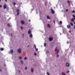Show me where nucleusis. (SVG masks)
<instances>
[{
  "mask_svg": "<svg viewBox=\"0 0 75 75\" xmlns=\"http://www.w3.org/2000/svg\"><path fill=\"white\" fill-rule=\"evenodd\" d=\"M17 50L18 51V52L19 53H21V48L18 49Z\"/></svg>",
  "mask_w": 75,
  "mask_h": 75,
  "instance_id": "obj_1",
  "label": "nucleus"
},
{
  "mask_svg": "<svg viewBox=\"0 0 75 75\" xmlns=\"http://www.w3.org/2000/svg\"><path fill=\"white\" fill-rule=\"evenodd\" d=\"M19 9H17L16 10V11L17 12V15H19L20 14V12H19Z\"/></svg>",
  "mask_w": 75,
  "mask_h": 75,
  "instance_id": "obj_2",
  "label": "nucleus"
},
{
  "mask_svg": "<svg viewBox=\"0 0 75 75\" xmlns=\"http://www.w3.org/2000/svg\"><path fill=\"white\" fill-rule=\"evenodd\" d=\"M51 10L52 13L53 14H54L55 13V11H54L53 10H52V8L51 9Z\"/></svg>",
  "mask_w": 75,
  "mask_h": 75,
  "instance_id": "obj_3",
  "label": "nucleus"
},
{
  "mask_svg": "<svg viewBox=\"0 0 75 75\" xmlns=\"http://www.w3.org/2000/svg\"><path fill=\"white\" fill-rule=\"evenodd\" d=\"M66 65L67 67H69V63L67 62L66 64Z\"/></svg>",
  "mask_w": 75,
  "mask_h": 75,
  "instance_id": "obj_4",
  "label": "nucleus"
},
{
  "mask_svg": "<svg viewBox=\"0 0 75 75\" xmlns=\"http://www.w3.org/2000/svg\"><path fill=\"white\" fill-rule=\"evenodd\" d=\"M3 7L4 9H6V8H7V6L6 5V4L4 5Z\"/></svg>",
  "mask_w": 75,
  "mask_h": 75,
  "instance_id": "obj_5",
  "label": "nucleus"
},
{
  "mask_svg": "<svg viewBox=\"0 0 75 75\" xmlns=\"http://www.w3.org/2000/svg\"><path fill=\"white\" fill-rule=\"evenodd\" d=\"M49 40L50 41H52L53 40V38H49Z\"/></svg>",
  "mask_w": 75,
  "mask_h": 75,
  "instance_id": "obj_6",
  "label": "nucleus"
},
{
  "mask_svg": "<svg viewBox=\"0 0 75 75\" xmlns=\"http://www.w3.org/2000/svg\"><path fill=\"white\" fill-rule=\"evenodd\" d=\"M31 30L29 29L28 31V33L29 34H31Z\"/></svg>",
  "mask_w": 75,
  "mask_h": 75,
  "instance_id": "obj_7",
  "label": "nucleus"
},
{
  "mask_svg": "<svg viewBox=\"0 0 75 75\" xmlns=\"http://www.w3.org/2000/svg\"><path fill=\"white\" fill-rule=\"evenodd\" d=\"M21 23L22 24H24V21H21Z\"/></svg>",
  "mask_w": 75,
  "mask_h": 75,
  "instance_id": "obj_8",
  "label": "nucleus"
},
{
  "mask_svg": "<svg viewBox=\"0 0 75 75\" xmlns=\"http://www.w3.org/2000/svg\"><path fill=\"white\" fill-rule=\"evenodd\" d=\"M31 71L32 72H34V69H33V68H31Z\"/></svg>",
  "mask_w": 75,
  "mask_h": 75,
  "instance_id": "obj_9",
  "label": "nucleus"
},
{
  "mask_svg": "<svg viewBox=\"0 0 75 75\" xmlns=\"http://www.w3.org/2000/svg\"><path fill=\"white\" fill-rule=\"evenodd\" d=\"M47 27L49 28H50V24H47Z\"/></svg>",
  "mask_w": 75,
  "mask_h": 75,
  "instance_id": "obj_10",
  "label": "nucleus"
},
{
  "mask_svg": "<svg viewBox=\"0 0 75 75\" xmlns=\"http://www.w3.org/2000/svg\"><path fill=\"white\" fill-rule=\"evenodd\" d=\"M71 26H70V25H67V28H70Z\"/></svg>",
  "mask_w": 75,
  "mask_h": 75,
  "instance_id": "obj_11",
  "label": "nucleus"
},
{
  "mask_svg": "<svg viewBox=\"0 0 75 75\" xmlns=\"http://www.w3.org/2000/svg\"><path fill=\"white\" fill-rule=\"evenodd\" d=\"M74 21V18H72L71 20V21L72 22Z\"/></svg>",
  "mask_w": 75,
  "mask_h": 75,
  "instance_id": "obj_12",
  "label": "nucleus"
},
{
  "mask_svg": "<svg viewBox=\"0 0 75 75\" xmlns=\"http://www.w3.org/2000/svg\"><path fill=\"white\" fill-rule=\"evenodd\" d=\"M30 38H32V37H33V35L32 34H30Z\"/></svg>",
  "mask_w": 75,
  "mask_h": 75,
  "instance_id": "obj_13",
  "label": "nucleus"
},
{
  "mask_svg": "<svg viewBox=\"0 0 75 75\" xmlns=\"http://www.w3.org/2000/svg\"><path fill=\"white\" fill-rule=\"evenodd\" d=\"M62 75H66V74H65V73L64 72H62Z\"/></svg>",
  "mask_w": 75,
  "mask_h": 75,
  "instance_id": "obj_14",
  "label": "nucleus"
},
{
  "mask_svg": "<svg viewBox=\"0 0 75 75\" xmlns=\"http://www.w3.org/2000/svg\"><path fill=\"white\" fill-rule=\"evenodd\" d=\"M47 19H50V16H47Z\"/></svg>",
  "mask_w": 75,
  "mask_h": 75,
  "instance_id": "obj_15",
  "label": "nucleus"
},
{
  "mask_svg": "<svg viewBox=\"0 0 75 75\" xmlns=\"http://www.w3.org/2000/svg\"><path fill=\"white\" fill-rule=\"evenodd\" d=\"M0 50H1V51H3L4 50V48H0Z\"/></svg>",
  "mask_w": 75,
  "mask_h": 75,
  "instance_id": "obj_16",
  "label": "nucleus"
},
{
  "mask_svg": "<svg viewBox=\"0 0 75 75\" xmlns=\"http://www.w3.org/2000/svg\"><path fill=\"white\" fill-rule=\"evenodd\" d=\"M11 54H13V50H11Z\"/></svg>",
  "mask_w": 75,
  "mask_h": 75,
  "instance_id": "obj_17",
  "label": "nucleus"
},
{
  "mask_svg": "<svg viewBox=\"0 0 75 75\" xmlns=\"http://www.w3.org/2000/svg\"><path fill=\"white\" fill-rule=\"evenodd\" d=\"M70 24L71 25V26H73V25H74L73 24V23H72L71 22L70 23Z\"/></svg>",
  "mask_w": 75,
  "mask_h": 75,
  "instance_id": "obj_18",
  "label": "nucleus"
},
{
  "mask_svg": "<svg viewBox=\"0 0 75 75\" xmlns=\"http://www.w3.org/2000/svg\"><path fill=\"white\" fill-rule=\"evenodd\" d=\"M72 16L73 17H74V20H75V15H73Z\"/></svg>",
  "mask_w": 75,
  "mask_h": 75,
  "instance_id": "obj_19",
  "label": "nucleus"
},
{
  "mask_svg": "<svg viewBox=\"0 0 75 75\" xmlns=\"http://www.w3.org/2000/svg\"><path fill=\"white\" fill-rule=\"evenodd\" d=\"M7 26H8V27H11V26L10 25L9 23L7 24Z\"/></svg>",
  "mask_w": 75,
  "mask_h": 75,
  "instance_id": "obj_20",
  "label": "nucleus"
},
{
  "mask_svg": "<svg viewBox=\"0 0 75 75\" xmlns=\"http://www.w3.org/2000/svg\"><path fill=\"white\" fill-rule=\"evenodd\" d=\"M21 62L22 64H23V62L22 60H21Z\"/></svg>",
  "mask_w": 75,
  "mask_h": 75,
  "instance_id": "obj_21",
  "label": "nucleus"
},
{
  "mask_svg": "<svg viewBox=\"0 0 75 75\" xmlns=\"http://www.w3.org/2000/svg\"><path fill=\"white\" fill-rule=\"evenodd\" d=\"M59 23L60 24H62V21H60Z\"/></svg>",
  "mask_w": 75,
  "mask_h": 75,
  "instance_id": "obj_22",
  "label": "nucleus"
},
{
  "mask_svg": "<svg viewBox=\"0 0 75 75\" xmlns=\"http://www.w3.org/2000/svg\"><path fill=\"white\" fill-rule=\"evenodd\" d=\"M46 45H47V44H46V43H44V46L45 47L46 46Z\"/></svg>",
  "mask_w": 75,
  "mask_h": 75,
  "instance_id": "obj_23",
  "label": "nucleus"
},
{
  "mask_svg": "<svg viewBox=\"0 0 75 75\" xmlns=\"http://www.w3.org/2000/svg\"><path fill=\"white\" fill-rule=\"evenodd\" d=\"M67 3H68V4L70 3V1H69V0H68L67 1Z\"/></svg>",
  "mask_w": 75,
  "mask_h": 75,
  "instance_id": "obj_24",
  "label": "nucleus"
},
{
  "mask_svg": "<svg viewBox=\"0 0 75 75\" xmlns=\"http://www.w3.org/2000/svg\"><path fill=\"white\" fill-rule=\"evenodd\" d=\"M34 47L35 49H36V45H34Z\"/></svg>",
  "mask_w": 75,
  "mask_h": 75,
  "instance_id": "obj_25",
  "label": "nucleus"
},
{
  "mask_svg": "<svg viewBox=\"0 0 75 75\" xmlns=\"http://www.w3.org/2000/svg\"><path fill=\"white\" fill-rule=\"evenodd\" d=\"M72 13H75V11H72Z\"/></svg>",
  "mask_w": 75,
  "mask_h": 75,
  "instance_id": "obj_26",
  "label": "nucleus"
},
{
  "mask_svg": "<svg viewBox=\"0 0 75 75\" xmlns=\"http://www.w3.org/2000/svg\"><path fill=\"white\" fill-rule=\"evenodd\" d=\"M34 55H35V56H36V55H37V53H36V52L34 53Z\"/></svg>",
  "mask_w": 75,
  "mask_h": 75,
  "instance_id": "obj_27",
  "label": "nucleus"
},
{
  "mask_svg": "<svg viewBox=\"0 0 75 75\" xmlns=\"http://www.w3.org/2000/svg\"><path fill=\"white\" fill-rule=\"evenodd\" d=\"M19 58L20 59H21V58H22V57H21V56L19 57Z\"/></svg>",
  "mask_w": 75,
  "mask_h": 75,
  "instance_id": "obj_28",
  "label": "nucleus"
},
{
  "mask_svg": "<svg viewBox=\"0 0 75 75\" xmlns=\"http://www.w3.org/2000/svg\"><path fill=\"white\" fill-rule=\"evenodd\" d=\"M47 75H50V73L48 72H47Z\"/></svg>",
  "mask_w": 75,
  "mask_h": 75,
  "instance_id": "obj_29",
  "label": "nucleus"
},
{
  "mask_svg": "<svg viewBox=\"0 0 75 75\" xmlns=\"http://www.w3.org/2000/svg\"><path fill=\"white\" fill-rule=\"evenodd\" d=\"M59 52V50H57V54H58V53Z\"/></svg>",
  "mask_w": 75,
  "mask_h": 75,
  "instance_id": "obj_30",
  "label": "nucleus"
},
{
  "mask_svg": "<svg viewBox=\"0 0 75 75\" xmlns=\"http://www.w3.org/2000/svg\"><path fill=\"white\" fill-rule=\"evenodd\" d=\"M22 37H23V38L24 37V34H22Z\"/></svg>",
  "mask_w": 75,
  "mask_h": 75,
  "instance_id": "obj_31",
  "label": "nucleus"
},
{
  "mask_svg": "<svg viewBox=\"0 0 75 75\" xmlns=\"http://www.w3.org/2000/svg\"><path fill=\"white\" fill-rule=\"evenodd\" d=\"M68 11V9H66V12H67Z\"/></svg>",
  "mask_w": 75,
  "mask_h": 75,
  "instance_id": "obj_32",
  "label": "nucleus"
},
{
  "mask_svg": "<svg viewBox=\"0 0 75 75\" xmlns=\"http://www.w3.org/2000/svg\"><path fill=\"white\" fill-rule=\"evenodd\" d=\"M24 59H27V57H25L24 58Z\"/></svg>",
  "mask_w": 75,
  "mask_h": 75,
  "instance_id": "obj_33",
  "label": "nucleus"
},
{
  "mask_svg": "<svg viewBox=\"0 0 75 75\" xmlns=\"http://www.w3.org/2000/svg\"><path fill=\"white\" fill-rule=\"evenodd\" d=\"M13 5H16V3L15 2L13 3Z\"/></svg>",
  "mask_w": 75,
  "mask_h": 75,
  "instance_id": "obj_34",
  "label": "nucleus"
},
{
  "mask_svg": "<svg viewBox=\"0 0 75 75\" xmlns=\"http://www.w3.org/2000/svg\"><path fill=\"white\" fill-rule=\"evenodd\" d=\"M25 69L26 70V69H27V67H25Z\"/></svg>",
  "mask_w": 75,
  "mask_h": 75,
  "instance_id": "obj_35",
  "label": "nucleus"
},
{
  "mask_svg": "<svg viewBox=\"0 0 75 75\" xmlns=\"http://www.w3.org/2000/svg\"><path fill=\"white\" fill-rule=\"evenodd\" d=\"M1 7H2V6L1 5H0V8H1Z\"/></svg>",
  "mask_w": 75,
  "mask_h": 75,
  "instance_id": "obj_36",
  "label": "nucleus"
},
{
  "mask_svg": "<svg viewBox=\"0 0 75 75\" xmlns=\"http://www.w3.org/2000/svg\"><path fill=\"white\" fill-rule=\"evenodd\" d=\"M36 51H38V49H37V48L36 49Z\"/></svg>",
  "mask_w": 75,
  "mask_h": 75,
  "instance_id": "obj_37",
  "label": "nucleus"
},
{
  "mask_svg": "<svg viewBox=\"0 0 75 75\" xmlns=\"http://www.w3.org/2000/svg\"><path fill=\"white\" fill-rule=\"evenodd\" d=\"M28 21L29 22H31V20H29Z\"/></svg>",
  "mask_w": 75,
  "mask_h": 75,
  "instance_id": "obj_38",
  "label": "nucleus"
},
{
  "mask_svg": "<svg viewBox=\"0 0 75 75\" xmlns=\"http://www.w3.org/2000/svg\"><path fill=\"white\" fill-rule=\"evenodd\" d=\"M57 57H59V55L57 54Z\"/></svg>",
  "mask_w": 75,
  "mask_h": 75,
  "instance_id": "obj_39",
  "label": "nucleus"
},
{
  "mask_svg": "<svg viewBox=\"0 0 75 75\" xmlns=\"http://www.w3.org/2000/svg\"><path fill=\"white\" fill-rule=\"evenodd\" d=\"M55 50H57V47H56Z\"/></svg>",
  "mask_w": 75,
  "mask_h": 75,
  "instance_id": "obj_40",
  "label": "nucleus"
},
{
  "mask_svg": "<svg viewBox=\"0 0 75 75\" xmlns=\"http://www.w3.org/2000/svg\"><path fill=\"white\" fill-rule=\"evenodd\" d=\"M53 23H55V21H53Z\"/></svg>",
  "mask_w": 75,
  "mask_h": 75,
  "instance_id": "obj_41",
  "label": "nucleus"
},
{
  "mask_svg": "<svg viewBox=\"0 0 75 75\" xmlns=\"http://www.w3.org/2000/svg\"><path fill=\"white\" fill-rule=\"evenodd\" d=\"M67 73H69V71H68L67 72Z\"/></svg>",
  "mask_w": 75,
  "mask_h": 75,
  "instance_id": "obj_42",
  "label": "nucleus"
},
{
  "mask_svg": "<svg viewBox=\"0 0 75 75\" xmlns=\"http://www.w3.org/2000/svg\"><path fill=\"white\" fill-rule=\"evenodd\" d=\"M69 6H70V3L68 4Z\"/></svg>",
  "mask_w": 75,
  "mask_h": 75,
  "instance_id": "obj_43",
  "label": "nucleus"
},
{
  "mask_svg": "<svg viewBox=\"0 0 75 75\" xmlns=\"http://www.w3.org/2000/svg\"><path fill=\"white\" fill-rule=\"evenodd\" d=\"M69 33H71V30H70L69 31Z\"/></svg>",
  "mask_w": 75,
  "mask_h": 75,
  "instance_id": "obj_44",
  "label": "nucleus"
},
{
  "mask_svg": "<svg viewBox=\"0 0 75 75\" xmlns=\"http://www.w3.org/2000/svg\"><path fill=\"white\" fill-rule=\"evenodd\" d=\"M11 37H13V35H12V33L11 34Z\"/></svg>",
  "mask_w": 75,
  "mask_h": 75,
  "instance_id": "obj_45",
  "label": "nucleus"
},
{
  "mask_svg": "<svg viewBox=\"0 0 75 75\" xmlns=\"http://www.w3.org/2000/svg\"><path fill=\"white\" fill-rule=\"evenodd\" d=\"M21 28H23V27L22 26L21 27Z\"/></svg>",
  "mask_w": 75,
  "mask_h": 75,
  "instance_id": "obj_46",
  "label": "nucleus"
},
{
  "mask_svg": "<svg viewBox=\"0 0 75 75\" xmlns=\"http://www.w3.org/2000/svg\"><path fill=\"white\" fill-rule=\"evenodd\" d=\"M67 44H68V43H69V42H67Z\"/></svg>",
  "mask_w": 75,
  "mask_h": 75,
  "instance_id": "obj_47",
  "label": "nucleus"
},
{
  "mask_svg": "<svg viewBox=\"0 0 75 75\" xmlns=\"http://www.w3.org/2000/svg\"><path fill=\"white\" fill-rule=\"evenodd\" d=\"M74 28H75V25L74 26Z\"/></svg>",
  "mask_w": 75,
  "mask_h": 75,
  "instance_id": "obj_48",
  "label": "nucleus"
},
{
  "mask_svg": "<svg viewBox=\"0 0 75 75\" xmlns=\"http://www.w3.org/2000/svg\"><path fill=\"white\" fill-rule=\"evenodd\" d=\"M57 51V50H56V49L55 50V51Z\"/></svg>",
  "mask_w": 75,
  "mask_h": 75,
  "instance_id": "obj_49",
  "label": "nucleus"
},
{
  "mask_svg": "<svg viewBox=\"0 0 75 75\" xmlns=\"http://www.w3.org/2000/svg\"><path fill=\"white\" fill-rule=\"evenodd\" d=\"M5 1H7V0H5Z\"/></svg>",
  "mask_w": 75,
  "mask_h": 75,
  "instance_id": "obj_50",
  "label": "nucleus"
},
{
  "mask_svg": "<svg viewBox=\"0 0 75 75\" xmlns=\"http://www.w3.org/2000/svg\"><path fill=\"white\" fill-rule=\"evenodd\" d=\"M29 47V45L28 46V47Z\"/></svg>",
  "mask_w": 75,
  "mask_h": 75,
  "instance_id": "obj_51",
  "label": "nucleus"
},
{
  "mask_svg": "<svg viewBox=\"0 0 75 75\" xmlns=\"http://www.w3.org/2000/svg\"><path fill=\"white\" fill-rule=\"evenodd\" d=\"M0 71H1V70L0 69Z\"/></svg>",
  "mask_w": 75,
  "mask_h": 75,
  "instance_id": "obj_52",
  "label": "nucleus"
},
{
  "mask_svg": "<svg viewBox=\"0 0 75 75\" xmlns=\"http://www.w3.org/2000/svg\"><path fill=\"white\" fill-rule=\"evenodd\" d=\"M19 72H20V70H19Z\"/></svg>",
  "mask_w": 75,
  "mask_h": 75,
  "instance_id": "obj_53",
  "label": "nucleus"
},
{
  "mask_svg": "<svg viewBox=\"0 0 75 75\" xmlns=\"http://www.w3.org/2000/svg\"><path fill=\"white\" fill-rule=\"evenodd\" d=\"M74 24H75V22H74Z\"/></svg>",
  "mask_w": 75,
  "mask_h": 75,
  "instance_id": "obj_54",
  "label": "nucleus"
},
{
  "mask_svg": "<svg viewBox=\"0 0 75 75\" xmlns=\"http://www.w3.org/2000/svg\"><path fill=\"white\" fill-rule=\"evenodd\" d=\"M21 30H23V28H21Z\"/></svg>",
  "mask_w": 75,
  "mask_h": 75,
  "instance_id": "obj_55",
  "label": "nucleus"
},
{
  "mask_svg": "<svg viewBox=\"0 0 75 75\" xmlns=\"http://www.w3.org/2000/svg\"><path fill=\"white\" fill-rule=\"evenodd\" d=\"M0 1H1V0H0Z\"/></svg>",
  "mask_w": 75,
  "mask_h": 75,
  "instance_id": "obj_56",
  "label": "nucleus"
},
{
  "mask_svg": "<svg viewBox=\"0 0 75 75\" xmlns=\"http://www.w3.org/2000/svg\"><path fill=\"white\" fill-rule=\"evenodd\" d=\"M4 66H5V64L4 65Z\"/></svg>",
  "mask_w": 75,
  "mask_h": 75,
  "instance_id": "obj_57",
  "label": "nucleus"
}]
</instances>
